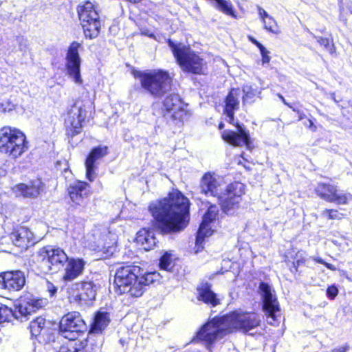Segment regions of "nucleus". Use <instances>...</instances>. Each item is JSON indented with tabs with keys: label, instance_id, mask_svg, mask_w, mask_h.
Listing matches in <instances>:
<instances>
[{
	"label": "nucleus",
	"instance_id": "72a5a7b5",
	"mask_svg": "<svg viewBox=\"0 0 352 352\" xmlns=\"http://www.w3.org/2000/svg\"><path fill=\"white\" fill-rule=\"evenodd\" d=\"M45 319L42 317H38L32 320L30 324V329L32 336H38L45 327Z\"/></svg>",
	"mask_w": 352,
	"mask_h": 352
},
{
	"label": "nucleus",
	"instance_id": "a878e982",
	"mask_svg": "<svg viewBox=\"0 0 352 352\" xmlns=\"http://www.w3.org/2000/svg\"><path fill=\"white\" fill-rule=\"evenodd\" d=\"M108 148L106 146L94 148L87 157L85 162L86 176L87 179L93 182L96 177L95 163L97 160L102 158L107 154Z\"/></svg>",
	"mask_w": 352,
	"mask_h": 352
},
{
	"label": "nucleus",
	"instance_id": "e433bc0d",
	"mask_svg": "<svg viewBox=\"0 0 352 352\" xmlns=\"http://www.w3.org/2000/svg\"><path fill=\"white\" fill-rule=\"evenodd\" d=\"M171 265V256L165 253L160 260V267L161 270L169 271Z\"/></svg>",
	"mask_w": 352,
	"mask_h": 352
},
{
	"label": "nucleus",
	"instance_id": "b1692460",
	"mask_svg": "<svg viewBox=\"0 0 352 352\" xmlns=\"http://www.w3.org/2000/svg\"><path fill=\"white\" fill-rule=\"evenodd\" d=\"M17 195L25 198H36L43 190V184L39 179L32 180L26 184H19L14 188Z\"/></svg>",
	"mask_w": 352,
	"mask_h": 352
},
{
	"label": "nucleus",
	"instance_id": "58836bf2",
	"mask_svg": "<svg viewBox=\"0 0 352 352\" xmlns=\"http://www.w3.org/2000/svg\"><path fill=\"white\" fill-rule=\"evenodd\" d=\"M314 38L316 39V41L319 43V44L322 46H323L325 49L329 50H330V43L329 40L327 38H322L320 36H316L314 34H313Z\"/></svg>",
	"mask_w": 352,
	"mask_h": 352
},
{
	"label": "nucleus",
	"instance_id": "c9c22d12",
	"mask_svg": "<svg viewBox=\"0 0 352 352\" xmlns=\"http://www.w3.org/2000/svg\"><path fill=\"white\" fill-rule=\"evenodd\" d=\"M321 216L328 219H341L344 215L337 210L325 209L322 211Z\"/></svg>",
	"mask_w": 352,
	"mask_h": 352
},
{
	"label": "nucleus",
	"instance_id": "6ab92c4d",
	"mask_svg": "<svg viewBox=\"0 0 352 352\" xmlns=\"http://www.w3.org/2000/svg\"><path fill=\"white\" fill-rule=\"evenodd\" d=\"M218 211V208L215 205H211L204 215L202 222L200 224L196 236L197 252L203 248L202 243L204 239L212 235V230L210 224L215 220Z\"/></svg>",
	"mask_w": 352,
	"mask_h": 352
},
{
	"label": "nucleus",
	"instance_id": "473e14b6",
	"mask_svg": "<svg viewBox=\"0 0 352 352\" xmlns=\"http://www.w3.org/2000/svg\"><path fill=\"white\" fill-rule=\"evenodd\" d=\"M242 91L243 93L242 100L244 104L245 103L252 102L254 98L258 94H261L260 91H258L257 89L253 88L252 86L250 85H243Z\"/></svg>",
	"mask_w": 352,
	"mask_h": 352
},
{
	"label": "nucleus",
	"instance_id": "603ef678",
	"mask_svg": "<svg viewBox=\"0 0 352 352\" xmlns=\"http://www.w3.org/2000/svg\"><path fill=\"white\" fill-rule=\"evenodd\" d=\"M331 98H332V99L333 100V101H334L335 102H336V103H337V102H338V100H337L336 99V98H335V94H333L331 95Z\"/></svg>",
	"mask_w": 352,
	"mask_h": 352
},
{
	"label": "nucleus",
	"instance_id": "09e8293b",
	"mask_svg": "<svg viewBox=\"0 0 352 352\" xmlns=\"http://www.w3.org/2000/svg\"><path fill=\"white\" fill-rule=\"evenodd\" d=\"M293 111H296L295 109H293ZM297 113L299 116V120H302L306 117L305 113L300 112L299 111H297Z\"/></svg>",
	"mask_w": 352,
	"mask_h": 352
},
{
	"label": "nucleus",
	"instance_id": "aec40b11",
	"mask_svg": "<svg viewBox=\"0 0 352 352\" xmlns=\"http://www.w3.org/2000/svg\"><path fill=\"white\" fill-rule=\"evenodd\" d=\"M89 185L84 182H77L69 186L68 192L72 201L83 210L89 201Z\"/></svg>",
	"mask_w": 352,
	"mask_h": 352
},
{
	"label": "nucleus",
	"instance_id": "5701e85b",
	"mask_svg": "<svg viewBox=\"0 0 352 352\" xmlns=\"http://www.w3.org/2000/svg\"><path fill=\"white\" fill-rule=\"evenodd\" d=\"M0 285L9 291H19L25 283L24 273L21 271L7 272L1 276Z\"/></svg>",
	"mask_w": 352,
	"mask_h": 352
},
{
	"label": "nucleus",
	"instance_id": "4c0bfd02",
	"mask_svg": "<svg viewBox=\"0 0 352 352\" xmlns=\"http://www.w3.org/2000/svg\"><path fill=\"white\" fill-rule=\"evenodd\" d=\"M15 107V104L10 100H5L0 102V112L6 113L12 111Z\"/></svg>",
	"mask_w": 352,
	"mask_h": 352
},
{
	"label": "nucleus",
	"instance_id": "c03bdc74",
	"mask_svg": "<svg viewBox=\"0 0 352 352\" xmlns=\"http://www.w3.org/2000/svg\"><path fill=\"white\" fill-rule=\"evenodd\" d=\"M258 15L260 19L263 21L264 20H266V19H268L270 16L268 14V13L261 6H257Z\"/></svg>",
	"mask_w": 352,
	"mask_h": 352
},
{
	"label": "nucleus",
	"instance_id": "3c124183",
	"mask_svg": "<svg viewBox=\"0 0 352 352\" xmlns=\"http://www.w3.org/2000/svg\"><path fill=\"white\" fill-rule=\"evenodd\" d=\"M278 97L281 99V100L283 101V102L287 105L288 107H289L290 108H292V107L286 102V100H285L284 97L283 96H281L280 94H278Z\"/></svg>",
	"mask_w": 352,
	"mask_h": 352
},
{
	"label": "nucleus",
	"instance_id": "f3484780",
	"mask_svg": "<svg viewBox=\"0 0 352 352\" xmlns=\"http://www.w3.org/2000/svg\"><path fill=\"white\" fill-rule=\"evenodd\" d=\"M236 128L237 131H224L221 134L223 140L233 146L242 147L245 146L247 149L252 150L254 146L249 131L238 123Z\"/></svg>",
	"mask_w": 352,
	"mask_h": 352
},
{
	"label": "nucleus",
	"instance_id": "423d86ee",
	"mask_svg": "<svg viewBox=\"0 0 352 352\" xmlns=\"http://www.w3.org/2000/svg\"><path fill=\"white\" fill-rule=\"evenodd\" d=\"M141 268L137 265H126L117 269L114 283L120 294L129 293L131 296L140 297L142 292L137 285L138 276L141 274Z\"/></svg>",
	"mask_w": 352,
	"mask_h": 352
},
{
	"label": "nucleus",
	"instance_id": "79ce46f5",
	"mask_svg": "<svg viewBox=\"0 0 352 352\" xmlns=\"http://www.w3.org/2000/svg\"><path fill=\"white\" fill-rule=\"evenodd\" d=\"M338 289L334 285L330 286L327 288V294L328 297L331 299H333L338 295Z\"/></svg>",
	"mask_w": 352,
	"mask_h": 352
},
{
	"label": "nucleus",
	"instance_id": "20e7f679",
	"mask_svg": "<svg viewBox=\"0 0 352 352\" xmlns=\"http://www.w3.org/2000/svg\"><path fill=\"white\" fill-rule=\"evenodd\" d=\"M68 258L63 249L45 246L36 252L34 262L41 273L53 274L63 268Z\"/></svg>",
	"mask_w": 352,
	"mask_h": 352
},
{
	"label": "nucleus",
	"instance_id": "393cba45",
	"mask_svg": "<svg viewBox=\"0 0 352 352\" xmlns=\"http://www.w3.org/2000/svg\"><path fill=\"white\" fill-rule=\"evenodd\" d=\"M65 264L63 280L65 282H71L82 274L85 262L80 258H68Z\"/></svg>",
	"mask_w": 352,
	"mask_h": 352
},
{
	"label": "nucleus",
	"instance_id": "ddd939ff",
	"mask_svg": "<svg viewBox=\"0 0 352 352\" xmlns=\"http://www.w3.org/2000/svg\"><path fill=\"white\" fill-rule=\"evenodd\" d=\"M315 192L322 199L338 205L347 204L352 200V195L340 190L337 186L320 182L315 188Z\"/></svg>",
	"mask_w": 352,
	"mask_h": 352
},
{
	"label": "nucleus",
	"instance_id": "a19ab883",
	"mask_svg": "<svg viewBox=\"0 0 352 352\" xmlns=\"http://www.w3.org/2000/svg\"><path fill=\"white\" fill-rule=\"evenodd\" d=\"M114 243H115L112 242V241L111 242H104V243L98 242V248L100 250H107V252H110L111 251L110 250L113 248Z\"/></svg>",
	"mask_w": 352,
	"mask_h": 352
},
{
	"label": "nucleus",
	"instance_id": "9b49d317",
	"mask_svg": "<svg viewBox=\"0 0 352 352\" xmlns=\"http://www.w3.org/2000/svg\"><path fill=\"white\" fill-rule=\"evenodd\" d=\"M244 194V185L241 182L229 184L224 192L220 191L217 200L222 210L227 214L239 207L241 196Z\"/></svg>",
	"mask_w": 352,
	"mask_h": 352
},
{
	"label": "nucleus",
	"instance_id": "f03ea898",
	"mask_svg": "<svg viewBox=\"0 0 352 352\" xmlns=\"http://www.w3.org/2000/svg\"><path fill=\"white\" fill-rule=\"evenodd\" d=\"M168 45L181 69L194 74L204 73L206 62L189 46L168 39Z\"/></svg>",
	"mask_w": 352,
	"mask_h": 352
},
{
	"label": "nucleus",
	"instance_id": "864d4df0",
	"mask_svg": "<svg viewBox=\"0 0 352 352\" xmlns=\"http://www.w3.org/2000/svg\"><path fill=\"white\" fill-rule=\"evenodd\" d=\"M223 126H224V124H223L222 122H221V123L219 124V129H223Z\"/></svg>",
	"mask_w": 352,
	"mask_h": 352
},
{
	"label": "nucleus",
	"instance_id": "bb28decb",
	"mask_svg": "<svg viewBox=\"0 0 352 352\" xmlns=\"http://www.w3.org/2000/svg\"><path fill=\"white\" fill-rule=\"evenodd\" d=\"M10 239L14 245L27 248L34 243L33 233L25 227H18L10 234Z\"/></svg>",
	"mask_w": 352,
	"mask_h": 352
},
{
	"label": "nucleus",
	"instance_id": "39448f33",
	"mask_svg": "<svg viewBox=\"0 0 352 352\" xmlns=\"http://www.w3.org/2000/svg\"><path fill=\"white\" fill-rule=\"evenodd\" d=\"M25 134L19 129L4 126L0 129V152L16 159L28 150Z\"/></svg>",
	"mask_w": 352,
	"mask_h": 352
},
{
	"label": "nucleus",
	"instance_id": "c85d7f7f",
	"mask_svg": "<svg viewBox=\"0 0 352 352\" xmlns=\"http://www.w3.org/2000/svg\"><path fill=\"white\" fill-rule=\"evenodd\" d=\"M136 242L146 251L152 250L156 245V239L153 231L149 229H142L137 233Z\"/></svg>",
	"mask_w": 352,
	"mask_h": 352
},
{
	"label": "nucleus",
	"instance_id": "c756f323",
	"mask_svg": "<svg viewBox=\"0 0 352 352\" xmlns=\"http://www.w3.org/2000/svg\"><path fill=\"white\" fill-rule=\"evenodd\" d=\"M110 322L109 314L106 311H98L94 316L90 332L101 333Z\"/></svg>",
	"mask_w": 352,
	"mask_h": 352
},
{
	"label": "nucleus",
	"instance_id": "f8f14e48",
	"mask_svg": "<svg viewBox=\"0 0 352 352\" xmlns=\"http://www.w3.org/2000/svg\"><path fill=\"white\" fill-rule=\"evenodd\" d=\"M60 331L65 338L76 340L80 333L87 329V325L79 312H69L63 316L60 321Z\"/></svg>",
	"mask_w": 352,
	"mask_h": 352
},
{
	"label": "nucleus",
	"instance_id": "7ed1b4c3",
	"mask_svg": "<svg viewBox=\"0 0 352 352\" xmlns=\"http://www.w3.org/2000/svg\"><path fill=\"white\" fill-rule=\"evenodd\" d=\"M133 75L140 80L142 87L155 97L162 96L170 88L172 80L166 71H135Z\"/></svg>",
	"mask_w": 352,
	"mask_h": 352
},
{
	"label": "nucleus",
	"instance_id": "4468645a",
	"mask_svg": "<svg viewBox=\"0 0 352 352\" xmlns=\"http://www.w3.org/2000/svg\"><path fill=\"white\" fill-rule=\"evenodd\" d=\"M80 47V43L77 42L72 43L65 57L67 74L78 85H82L83 82L80 75L81 60L78 53Z\"/></svg>",
	"mask_w": 352,
	"mask_h": 352
},
{
	"label": "nucleus",
	"instance_id": "8fccbe9b",
	"mask_svg": "<svg viewBox=\"0 0 352 352\" xmlns=\"http://www.w3.org/2000/svg\"><path fill=\"white\" fill-rule=\"evenodd\" d=\"M120 343L121 344V345H122V346H124L127 345V344H128V340H127L126 339L121 338V339L120 340Z\"/></svg>",
	"mask_w": 352,
	"mask_h": 352
},
{
	"label": "nucleus",
	"instance_id": "dca6fc26",
	"mask_svg": "<svg viewBox=\"0 0 352 352\" xmlns=\"http://www.w3.org/2000/svg\"><path fill=\"white\" fill-rule=\"evenodd\" d=\"M185 106L178 94H170L164 100L162 110L164 116L182 122L186 116Z\"/></svg>",
	"mask_w": 352,
	"mask_h": 352
},
{
	"label": "nucleus",
	"instance_id": "a18cd8bd",
	"mask_svg": "<svg viewBox=\"0 0 352 352\" xmlns=\"http://www.w3.org/2000/svg\"><path fill=\"white\" fill-rule=\"evenodd\" d=\"M58 352H79L74 346L69 348L67 346H61Z\"/></svg>",
	"mask_w": 352,
	"mask_h": 352
},
{
	"label": "nucleus",
	"instance_id": "2f4dec72",
	"mask_svg": "<svg viewBox=\"0 0 352 352\" xmlns=\"http://www.w3.org/2000/svg\"><path fill=\"white\" fill-rule=\"evenodd\" d=\"M198 299L212 306L219 303V300L216 298L215 294L209 289L201 290L199 293Z\"/></svg>",
	"mask_w": 352,
	"mask_h": 352
},
{
	"label": "nucleus",
	"instance_id": "ea45409f",
	"mask_svg": "<svg viewBox=\"0 0 352 352\" xmlns=\"http://www.w3.org/2000/svg\"><path fill=\"white\" fill-rule=\"evenodd\" d=\"M261 54L262 56V62L263 64L268 63L270 60V57L269 56V51L265 49L264 46L259 49Z\"/></svg>",
	"mask_w": 352,
	"mask_h": 352
},
{
	"label": "nucleus",
	"instance_id": "cd10ccee",
	"mask_svg": "<svg viewBox=\"0 0 352 352\" xmlns=\"http://www.w3.org/2000/svg\"><path fill=\"white\" fill-rule=\"evenodd\" d=\"M241 93L239 89H232L225 100L224 112L230 119V122L234 120V111L239 109Z\"/></svg>",
	"mask_w": 352,
	"mask_h": 352
},
{
	"label": "nucleus",
	"instance_id": "6e6552de",
	"mask_svg": "<svg viewBox=\"0 0 352 352\" xmlns=\"http://www.w3.org/2000/svg\"><path fill=\"white\" fill-rule=\"evenodd\" d=\"M43 306L42 299L30 298L22 300L14 311L0 303V324L10 321L12 318L21 322L29 319V316Z\"/></svg>",
	"mask_w": 352,
	"mask_h": 352
},
{
	"label": "nucleus",
	"instance_id": "f257e3e1",
	"mask_svg": "<svg viewBox=\"0 0 352 352\" xmlns=\"http://www.w3.org/2000/svg\"><path fill=\"white\" fill-rule=\"evenodd\" d=\"M190 201L181 192L173 190L167 197L150 204L152 226L159 233L168 234L184 230L189 220Z\"/></svg>",
	"mask_w": 352,
	"mask_h": 352
},
{
	"label": "nucleus",
	"instance_id": "37998d69",
	"mask_svg": "<svg viewBox=\"0 0 352 352\" xmlns=\"http://www.w3.org/2000/svg\"><path fill=\"white\" fill-rule=\"evenodd\" d=\"M316 262L318 263H321V264H323L324 266H326L329 270H336V267L335 266H333V265L329 263H327L325 262L322 258H320V257H316V258H313Z\"/></svg>",
	"mask_w": 352,
	"mask_h": 352
},
{
	"label": "nucleus",
	"instance_id": "de8ad7c7",
	"mask_svg": "<svg viewBox=\"0 0 352 352\" xmlns=\"http://www.w3.org/2000/svg\"><path fill=\"white\" fill-rule=\"evenodd\" d=\"M250 40L251 41V42L252 43H254L255 45H256L258 49L261 48L263 45L259 43L258 41H257L255 38H252V37H250Z\"/></svg>",
	"mask_w": 352,
	"mask_h": 352
},
{
	"label": "nucleus",
	"instance_id": "4be33fe9",
	"mask_svg": "<svg viewBox=\"0 0 352 352\" xmlns=\"http://www.w3.org/2000/svg\"><path fill=\"white\" fill-rule=\"evenodd\" d=\"M86 116L85 109L78 102H76L68 112L65 123L67 127L71 128L72 135H75L80 133L82 122Z\"/></svg>",
	"mask_w": 352,
	"mask_h": 352
},
{
	"label": "nucleus",
	"instance_id": "0eeeda50",
	"mask_svg": "<svg viewBox=\"0 0 352 352\" xmlns=\"http://www.w3.org/2000/svg\"><path fill=\"white\" fill-rule=\"evenodd\" d=\"M230 333L229 324L226 315H225L209 320L197 333L193 341H204L207 344V348L210 349L214 342L223 338Z\"/></svg>",
	"mask_w": 352,
	"mask_h": 352
},
{
	"label": "nucleus",
	"instance_id": "1a4fd4ad",
	"mask_svg": "<svg viewBox=\"0 0 352 352\" xmlns=\"http://www.w3.org/2000/svg\"><path fill=\"white\" fill-rule=\"evenodd\" d=\"M78 14L81 21L86 38H96L100 32L101 23L96 7L90 1H87L78 8Z\"/></svg>",
	"mask_w": 352,
	"mask_h": 352
},
{
	"label": "nucleus",
	"instance_id": "a211bd4d",
	"mask_svg": "<svg viewBox=\"0 0 352 352\" xmlns=\"http://www.w3.org/2000/svg\"><path fill=\"white\" fill-rule=\"evenodd\" d=\"M258 292L263 300V308L265 314L275 321L276 320V313L279 311V307L271 286L266 283L261 282Z\"/></svg>",
	"mask_w": 352,
	"mask_h": 352
},
{
	"label": "nucleus",
	"instance_id": "412c9836",
	"mask_svg": "<svg viewBox=\"0 0 352 352\" xmlns=\"http://www.w3.org/2000/svg\"><path fill=\"white\" fill-rule=\"evenodd\" d=\"M199 190L200 193L207 197H218L221 190V182L214 173L208 172L200 179Z\"/></svg>",
	"mask_w": 352,
	"mask_h": 352
},
{
	"label": "nucleus",
	"instance_id": "49530a36",
	"mask_svg": "<svg viewBox=\"0 0 352 352\" xmlns=\"http://www.w3.org/2000/svg\"><path fill=\"white\" fill-rule=\"evenodd\" d=\"M348 349V346H340L338 348H335L332 350V352H346Z\"/></svg>",
	"mask_w": 352,
	"mask_h": 352
},
{
	"label": "nucleus",
	"instance_id": "9d476101",
	"mask_svg": "<svg viewBox=\"0 0 352 352\" xmlns=\"http://www.w3.org/2000/svg\"><path fill=\"white\" fill-rule=\"evenodd\" d=\"M230 333L235 330L247 333L260 325V316L254 312L236 310L226 315Z\"/></svg>",
	"mask_w": 352,
	"mask_h": 352
},
{
	"label": "nucleus",
	"instance_id": "f704fd0d",
	"mask_svg": "<svg viewBox=\"0 0 352 352\" xmlns=\"http://www.w3.org/2000/svg\"><path fill=\"white\" fill-rule=\"evenodd\" d=\"M263 23L264 24L265 29L267 31L274 34H278L279 32L277 23L272 16H270L268 19L264 20Z\"/></svg>",
	"mask_w": 352,
	"mask_h": 352
},
{
	"label": "nucleus",
	"instance_id": "2eb2a0df",
	"mask_svg": "<svg viewBox=\"0 0 352 352\" xmlns=\"http://www.w3.org/2000/svg\"><path fill=\"white\" fill-rule=\"evenodd\" d=\"M69 299L77 305H85L96 295V286L91 282L76 283L69 288Z\"/></svg>",
	"mask_w": 352,
	"mask_h": 352
},
{
	"label": "nucleus",
	"instance_id": "7c9ffc66",
	"mask_svg": "<svg viewBox=\"0 0 352 352\" xmlns=\"http://www.w3.org/2000/svg\"><path fill=\"white\" fill-rule=\"evenodd\" d=\"M162 276L159 272H152L146 273L142 276H138L137 285L140 286V289H141L142 294L144 292V288L146 286H148L151 284L155 283L156 282H160Z\"/></svg>",
	"mask_w": 352,
	"mask_h": 352
}]
</instances>
